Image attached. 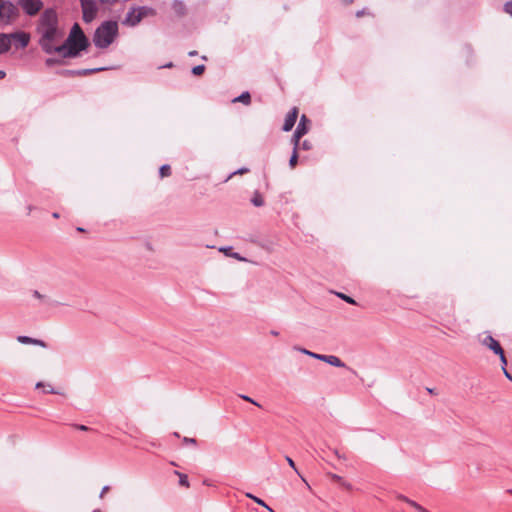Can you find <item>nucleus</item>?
I'll list each match as a JSON object with an SVG mask.
<instances>
[{"label": "nucleus", "mask_w": 512, "mask_h": 512, "mask_svg": "<svg viewBox=\"0 0 512 512\" xmlns=\"http://www.w3.org/2000/svg\"><path fill=\"white\" fill-rule=\"evenodd\" d=\"M105 69L106 68L100 67V68L83 69V70H77V71L69 70L66 73L69 74V75H89V74H92V73H95V72L103 71Z\"/></svg>", "instance_id": "nucleus-16"}, {"label": "nucleus", "mask_w": 512, "mask_h": 512, "mask_svg": "<svg viewBox=\"0 0 512 512\" xmlns=\"http://www.w3.org/2000/svg\"><path fill=\"white\" fill-rule=\"evenodd\" d=\"M310 143L308 141H304L302 144H301V148L303 150H309L310 149Z\"/></svg>", "instance_id": "nucleus-41"}, {"label": "nucleus", "mask_w": 512, "mask_h": 512, "mask_svg": "<svg viewBox=\"0 0 512 512\" xmlns=\"http://www.w3.org/2000/svg\"><path fill=\"white\" fill-rule=\"evenodd\" d=\"M188 55H189V56H191V57H192V56H196V55H197V51H190V52L188 53Z\"/></svg>", "instance_id": "nucleus-51"}, {"label": "nucleus", "mask_w": 512, "mask_h": 512, "mask_svg": "<svg viewBox=\"0 0 512 512\" xmlns=\"http://www.w3.org/2000/svg\"><path fill=\"white\" fill-rule=\"evenodd\" d=\"M156 15V10L148 6H138L131 8L123 21L124 25L134 27L138 25L144 18L153 17Z\"/></svg>", "instance_id": "nucleus-3"}, {"label": "nucleus", "mask_w": 512, "mask_h": 512, "mask_svg": "<svg viewBox=\"0 0 512 512\" xmlns=\"http://www.w3.org/2000/svg\"><path fill=\"white\" fill-rule=\"evenodd\" d=\"M482 344L492 350L495 354H502L501 345L491 335L485 336L482 340Z\"/></svg>", "instance_id": "nucleus-10"}, {"label": "nucleus", "mask_w": 512, "mask_h": 512, "mask_svg": "<svg viewBox=\"0 0 512 512\" xmlns=\"http://www.w3.org/2000/svg\"><path fill=\"white\" fill-rule=\"evenodd\" d=\"M334 454H335L338 458H340V459H345V457H344V456H342V455L338 452V450H334Z\"/></svg>", "instance_id": "nucleus-44"}, {"label": "nucleus", "mask_w": 512, "mask_h": 512, "mask_svg": "<svg viewBox=\"0 0 512 512\" xmlns=\"http://www.w3.org/2000/svg\"><path fill=\"white\" fill-rule=\"evenodd\" d=\"M6 73L3 70H0V79L5 78Z\"/></svg>", "instance_id": "nucleus-47"}, {"label": "nucleus", "mask_w": 512, "mask_h": 512, "mask_svg": "<svg viewBox=\"0 0 512 512\" xmlns=\"http://www.w3.org/2000/svg\"><path fill=\"white\" fill-rule=\"evenodd\" d=\"M337 296L340 297L342 300L346 301L349 304H352V305L356 304V301L352 297H350L348 295H345L343 293H337Z\"/></svg>", "instance_id": "nucleus-27"}, {"label": "nucleus", "mask_w": 512, "mask_h": 512, "mask_svg": "<svg viewBox=\"0 0 512 512\" xmlns=\"http://www.w3.org/2000/svg\"><path fill=\"white\" fill-rule=\"evenodd\" d=\"M248 172H249V169H248V168H245V167L240 168V169H238L237 171H235V172L231 173V174L228 176L227 180H229V179H230L232 176H234V175H237V174H245V173H248Z\"/></svg>", "instance_id": "nucleus-29"}, {"label": "nucleus", "mask_w": 512, "mask_h": 512, "mask_svg": "<svg viewBox=\"0 0 512 512\" xmlns=\"http://www.w3.org/2000/svg\"><path fill=\"white\" fill-rule=\"evenodd\" d=\"M221 251H225V253H228V250L225 248H222Z\"/></svg>", "instance_id": "nucleus-56"}, {"label": "nucleus", "mask_w": 512, "mask_h": 512, "mask_svg": "<svg viewBox=\"0 0 512 512\" xmlns=\"http://www.w3.org/2000/svg\"><path fill=\"white\" fill-rule=\"evenodd\" d=\"M54 218H59V214L57 212L53 213Z\"/></svg>", "instance_id": "nucleus-53"}, {"label": "nucleus", "mask_w": 512, "mask_h": 512, "mask_svg": "<svg viewBox=\"0 0 512 512\" xmlns=\"http://www.w3.org/2000/svg\"><path fill=\"white\" fill-rule=\"evenodd\" d=\"M503 370H504L506 377H508L509 379H512V377L510 376V373H508L504 367H503Z\"/></svg>", "instance_id": "nucleus-49"}, {"label": "nucleus", "mask_w": 512, "mask_h": 512, "mask_svg": "<svg viewBox=\"0 0 512 512\" xmlns=\"http://www.w3.org/2000/svg\"><path fill=\"white\" fill-rule=\"evenodd\" d=\"M298 117V109L294 107L287 115L283 124V130L288 132L294 127Z\"/></svg>", "instance_id": "nucleus-9"}, {"label": "nucleus", "mask_w": 512, "mask_h": 512, "mask_svg": "<svg viewBox=\"0 0 512 512\" xmlns=\"http://www.w3.org/2000/svg\"><path fill=\"white\" fill-rule=\"evenodd\" d=\"M159 174L161 178L168 177L171 174V167L167 164L162 165L159 169Z\"/></svg>", "instance_id": "nucleus-21"}, {"label": "nucleus", "mask_w": 512, "mask_h": 512, "mask_svg": "<svg viewBox=\"0 0 512 512\" xmlns=\"http://www.w3.org/2000/svg\"><path fill=\"white\" fill-rule=\"evenodd\" d=\"M294 349L299 351V352H301V353H303V354H305V355H308V356H310L312 358H315L317 360H318V357H321V354H317V353L311 352V351H309V350H307L305 348L294 347Z\"/></svg>", "instance_id": "nucleus-20"}, {"label": "nucleus", "mask_w": 512, "mask_h": 512, "mask_svg": "<svg viewBox=\"0 0 512 512\" xmlns=\"http://www.w3.org/2000/svg\"><path fill=\"white\" fill-rule=\"evenodd\" d=\"M173 435H174L175 437H179V433H178V432H174V433H173Z\"/></svg>", "instance_id": "nucleus-55"}, {"label": "nucleus", "mask_w": 512, "mask_h": 512, "mask_svg": "<svg viewBox=\"0 0 512 512\" xmlns=\"http://www.w3.org/2000/svg\"><path fill=\"white\" fill-rule=\"evenodd\" d=\"M413 508H415L417 511L419 512H429L428 510H426L425 508H423L421 505H419L418 503H414L413 504Z\"/></svg>", "instance_id": "nucleus-38"}, {"label": "nucleus", "mask_w": 512, "mask_h": 512, "mask_svg": "<svg viewBox=\"0 0 512 512\" xmlns=\"http://www.w3.org/2000/svg\"><path fill=\"white\" fill-rule=\"evenodd\" d=\"M173 66L172 62H169L168 64L161 66L160 68H171Z\"/></svg>", "instance_id": "nucleus-46"}, {"label": "nucleus", "mask_w": 512, "mask_h": 512, "mask_svg": "<svg viewBox=\"0 0 512 512\" xmlns=\"http://www.w3.org/2000/svg\"><path fill=\"white\" fill-rule=\"evenodd\" d=\"M397 498L401 501H404L406 503H408L409 505H411L413 507V504L416 503L415 501L407 498L406 496L402 495V494H398L397 495Z\"/></svg>", "instance_id": "nucleus-30"}, {"label": "nucleus", "mask_w": 512, "mask_h": 512, "mask_svg": "<svg viewBox=\"0 0 512 512\" xmlns=\"http://www.w3.org/2000/svg\"><path fill=\"white\" fill-rule=\"evenodd\" d=\"M19 16V9L17 5L11 1H3L0 3V20L5 23H10L12 20Z\"/></svg>", "instance_id": "nucleus-5"}, {"label": "nucleus", "mask_w": 512, "mask_h": 512, "mask_svg": "<svg viewBox=\"0 0 512 512\" xmlns=\"http://www.w3.org/2000/svg\"><path fill=\"white\" fill-rule=\"evenodd\" d=\"M318 360L326 362L335 367H341V368L346 367L345 363L343 361H341L340 358H338L337 356H334V355L321 354V357H318Z\"/></svg>", "instance_id": "nucleus-11"}, {"label": "nucleus", "mask_w": 512, "mask_h": 512, "mask_svg": "<svg viewBox=\"0 0 512 512\" xmlns=\"http://www.w3.org/2000/svg\"><path fill=\"white\" fill-rule=\"evenodd\" d=\"M74 427L79 429V430H81V431H88L89 430V428L87 426H85V425L77 424V425H74Z\"/></svg>", "instance_id": "nucleus-43"}, {"label": "nucleus", "mask_w": 512, "mask_h": 512, "mask_svg": "<svg viewBox=\"0 0 512 512\" xmlns=\"http://www.w3.org/2000/svg\"><path fill=\"white\" fill-rule=\"evenodd\" d=\"M427 391H428L430 394H436L435 389H433V388H427Z\"/></svg>", "instance_id": "nucleus-50"}, {"label": "nucleus", "mask_w": 512, "mask_h": 512, "mask_svg": "<svg viewBox=\"0 0 512 512\" xmlns=\"http://www.w3.org/2000/svg\"><path fill=\"white\" fill-rule=\"evenodd\" d=\"M82 19L85 23L92 22L99 11L96 0H80Z\"/></svg>", "instance_id": "nucleus-4"}, {"label": "nucleus", "mask_w": 512, "mask_h": 512, "mask_svg": "<svg viewBox=\"0 0 512 512\" xmlns=\"http://www.w3.org/2000/svg\"><path fill=\"white\" fill-rule=\"evenodd\" d=\"M10 46L14 44L16 49L26 48L30 41V35L23 31L8 33Z\"/></svg>", "instance_id": "nucleus-8"}, {"label": "nucleus", "mask_w": 512, "mask_h": 512, "mask_svg": "<svg viewBox=\"0 0 512 512\" xmlns=\"http://www.w3.org/2000/svg\"><path fill=\"white\" fill-rule=\"evenodd\" d=\"M93 512H101L100 510H94Z\"/></svg>", "instance_id": "nucleus-58"}, {"label": "nucleus", "mask_w": 512, "mask_h": 512, "mask_svg": "<svg viewBox=\"0 0 512 512\" xmlns=\"http://www.w3.org/2000/svg\"><path fill=\"white\" fill-rule=\"evenodd\" d=\"M118 36V23L104 21L94 32L93 43L100 49L108 48Z\"/></svg>", "instance_id": "nucleus-2"}, {"label": "nucleus", "mask_w": 512, "mask_h": 512, "mask_svg": "<svg viewBox=\"0 0 512 512\" xmlns=\"http://www.w3.org/2000/svg\"><path fill=\"white\" fill-rule=\"evenodd\" d=\"M171 8L176 16L183 17L186 15L187 8L185 3L182 0H174L172 2Z\"/></svg>", "instance_id": "nucleus-14"}, {"label": "nucleus", "mask_w": 512, "mask_h": 512, "mask_svg": "<svg viewBox=\"0 0 512 512\" xmlns=\"http://www.w3.org/2000/svg\"><path fill=\"white\" fill-rule=\"evenodd\" d=\"M504 11L512 16V1L504 5Z\"/></svg>", "instance_id": "nucleus-31"}, {"label": "nucleus", "mask_w": 512, "mask_h": 512, "mask_svg": "<svg viewBox=\"0 0 512 512\" xmlns=\"http://www.w3.org/2000/svg\"><path fill=\"white\" fill-rule=\"evenodd\" d=\"M500 356V360H501V363L503 365H507V360H506V357H505V354H504V350L502 349V354H498Z\"/></svg>", "instance_id": "nucleus-39"}, {"label": "nucleus", "mask_w": 512, "mask_h": 512, "mask_svg": "<svg viewBox=\"0 0 512 512\" xmlns=\"http://www.w3.org/2000/svg\"><path fill=\"white\" fill-rule=\"evenodd\" d=\"M183 443L184 444H192V445H196L197 441L195 438H189V437H184L183 438Z\"/></svg>", "instance_id": "nucleus-33"}, {"label": "nucleus", "mask_w": 512, "mask_h": 512, "mask_svg": "<svg viewBox=\"0 0 512 512\" xmlns=\"http://www.w3.org/2000/svg\"><path fill=\"white\" fill-rule=\"evenodd\" d=\"M221 251H225V253H228V250L225 248H222Z\"/></svg>", "instance_id": "nucleus-57"}, {"label": "nucleus", "mask_w": 512, "mask_h": 512, "mask_svg": "<svg viewBox=\"0 0 512 512\" xmlns=\"http://www.w3.org/2000/svg\"><path fill=\"white\" fill-rule=\"evenodd\" d=\"M17 341L21 344L36 345V346H40L42 348L47 347V344L44 341H42L40 339L29 337V336H18Z\"/></svg>", "instance_id": "nucleus-13"}, {"label": "nucleus", "mask_w": 512, "mask_h": 512, "mask_svg": "<svg viewBox=\"0 0 512 512\" xmlns=\"http://www.w3.org/2000/svg\"><path fill=\"white\" fill-rule=\"evenodd\" d=\"M251 202L256 207H261L264 204V200L259 192H255Z\"/></svg>", "instance_id": "nucleus-19"}, {"label": "nucleus", "mask_w": 512, "mask_h": 512, "mask_svg": "<svg viewBox=\"0 0 512 512\" xmlns=\"http://www.w3.org/2000/svg\"><path fill=\"white\" fill-rule=\"evenodd\" d=\"M240 397H241L243 400H245V401H247V402H250V403H252V404H254V405H256V406H259V407H260L259 403H257L256 401H254V400H253L252 398H250L249 396H247V395H240Z\"/></svg>", "instance_id": "nucleus-32"}, {"label": "nucleus", "mask_w": 512, "mask_h": 512, "mask_svg": "<svg viewBox=\"0 0 512 512\" xmlns=\"http://www.w3.org/2000/svg\"><path fill=\"white\" fill-rule=\"evenodd\" d=\"M309 119L306 115H302L300 121L297 125V128L294 132H296V137H303L308 132L307 124H309Z\"/></svg>", "instance_id": "nucleus-12"}, {"label": "nucleus", "mask_w": 512, "mask_h": 512, "mask_svg": "<svg viewBox=\"0 0 512 512\" xmlns=\"http://www.w3.org/2000/svg\"><path fill=\"white\" fill-rule=\"evenodd\" d=\"M339 484L342 485L343 487H345L348 490L352 489L351 484L346 482L344 479Z\"/></svg>", "instance_id": "nucleus-40"}, {"label": "nucleus", "mask_w": 512, "mask_h": 512, "mask_svg": "<svg viewBox=\"0 0 512 512\" xmlns=\"http://www.w3.org/2000/svg\"><path fill=\"white\" fill-rule=\"evenodd\" d=\"M270 334L273 335V336H278L279 335V332L278 331H275V330H271L270 331Z\"/></svg>", "instance_id": "nucleus-48"}, {"label": "nucleus", "mask_w": 512, "mask_h": 512, "mask_svg": "<svg viewBox=\"0 0 512 512\" xmlns=\"http://www.w3.org/2000/svg\"><path fill=\"white\" fill-rule=\"evenodd\" d=\"M247 496H248L249 498L253 499L257 504H259V505H261V506L266 507V508H267L269 511H271V512H274L271 508H269V507L265 504V502H264L262 499H260V498H258V497H256V496H253L252 494H247Z\"/></svg>", "instance_id": "nucleus-25"}, {"label": "nucleus", "mask_w": 512, "mask_h": 512, "mask_svg": "<svg viewBox=\"0 0 512 512\" xmlns=\"http://www.w3.org/2000/svg\"><path fill=\"white\" fill-rule=\"evenodd\" d=\"M39 32L41 33L39 41L40 46L47 54L56 52L64 58H73L76 57L80 51L85 50L89 45L87 37L77 23L73 25L66 41L59 46L53 45L54 42L64 35L58 26L45 28L39 30Z\"/></svg>", "instance_id": "nucleus-1"}, {"label": "nucleus", "mask_w": 512, "mask_h": 512, "mask_svg": "<svg viewBox=\"0 0 512 512\" xmlns=\"http://www.w3.org/2000/svg\"><path fill=\"white\" fill-rule=\"evenodd\" d=\"M510 492L512 493V489L510 490Z\"/></svg>", "instance_id": "nucleus-59"}, {"label": "nucleus", "mask_w": 512, "mask_h": 512, "mask_svg": "<svg viewBox=\"0 0 512 512\" xmlns=\"http://www.w3.org/2000/svg\"><path fill=\"white\" fill-rule=\"evenodd\" d=\"M298 162V154L297 151L293 150V153L289 160V166L293 169L297 165Z\"/></svg>", "instance_id": "nucleus-24"}, {"label": "nucleus", "mask_w": 512, "mask_h": 512, "mask_svg": "<svg viewBox=\"0 0 512 512\" xmlns=\"http://www.w3.org/2000/svg\"><path fill=\"white\" fill-rule=\"evenodd\" d=\"M11 48L8 33H0V54H4Z\"/></svg>", "instance_id": "nucleus-15"}, {"label": "nucleus", "mask_w": 512, "mask_h": 512, "mask_svg": "<svg viewBox=\"0 0 512 512\" xmlns=\"http://www.w3.org/2000/svg\"><path fill=\"white\" fill-rule=\"evenodd\" d=\"M329 477H330L333 481H335V482H337V483H340V482L343 480V478H342L341 476H339V475H337V474H333V473H329Z\"/></svg>", "instance_id": "nucleus-34"}, {"label": "nucleus", "mask_w": 512, "mask_h": 512, "mask_svg": "<svg viewBox=\"0 0 512 512\" xmlns=\"http://www.w3.org/2000/svg\"><path fill=\"white\" fill-rule=\"evenodd\" d=\"M60 63V60H57V59H54V58H48L46 60V65L47 66H52V65H55V64H59Z\"/></svg>", "instance_id": "nucleus-35"}, {"label": "nucleus", "mask_w": 512, "mask_h": 512, "mask_svg": "<svg viewBox=\"0 0 512 512\" xmlns=\"http://www.w3.org/2000/svg\"><path fill=\"white\" fill-rule=\"evenodd\" d=\"M175 474L179 476V484L184 487H189V481L186 474H182L178 471H175Z\"/></svg>", "instance_id": "nucleus-22"}, {"label": "nucleus", "mask_w": 512, "mask_h": 512, "mask_svg": "<svg viewBox=\"0 0 512 512\" xmlns=\"http://www.w3.org/2000/svg\"><path fill=\"white\" fill-rule=\"evenodd\" d=\"M285 459H286V461H287L288 465H289L291 468H293V469H294V471H295V472H296V473L301 477V479H302V480L307 484V486H308V487H310V486H309V484L306 482V480H305V479L300 475L299 471H298V470H297V468H296V465H295V462L293 461V459H292V458H290L289 456H286V457H285Z\"/></svg>", "instance_id": "nucleus-23"}, {"label": "nucleus", "mask_w": 512, "mask_h": 512, "mask_svg": "<svg viewBox=\"0 0 512 512\" xmlns=\"http://www.w3.org/2000/svg\"><path fill=\"white\" fill-rule=\"evenodd\" d=\"M232 256L238 260H244L238 253H234Z\"/></svg>", "instance_id": "nucleus-45"}, {"label": "nucleus", "mask_w": 512, "mask_h": 512, "mask_svg": "<svg viewBox=\"0 0 512 512\" xmlns=\"http://www.w3.org/2000/svg\"><path fill=\"white\" fill-rule=\"evenodd\" d=\"M58 26V16L54 9L48 8L46 9L40 19H39V28L38 30H42L45 28H53Z\"/></svg>", "instance_id": "nucleus-6"}, {"label": "nucleus", "mask_w": 512, "mask_h": 512, "mask_svg": "<svg viewBox=\"0 0 512 512\" xmlns=\"http://www.w3.org/2000/svg\"><path fill=\"white\" fill-rule=\"evenodd\" d=\"M345 3L349 4V3H352L353 0H344Z\"/></svg>", "instance_id": "nucleus-54"}, {"label": "nucleus", "mask_w": 512, "mask_h": 512, "mask_svg": "<svg viewBox=\"0 0 512 512\" xmlns=\"http://www.w3.org/2000/svg\"><path fill=\"white\" fill-rule=\"evenodd\" d=\"M33 296L35 298H37V299H43L44 298V296L39 291H37V290L33 291Z\"/></svg>", "instance_id": "nucleus-42"}, {"label": "nucleus", "mask_w": 512, "mask_h": 512, "mask_svg": "<svg viewBox=\"0 0 512 512\" xmlns=\"http://www.w3.org/2000/svg\"><path fill=\"white\" fill-rule=\"evenodd\" d=\"M110 490L109 486H104L99 494V498L103 499L105 494Z\"/></svg>", "instance_id": "nucleus-36"}, {"label": "nucleus", "mask_w": 512, "mask_h": 512, "mask_svg": "<svg viewBox=\"0 0 512 512\" xmlns=\"http://www.w3.org/2000/svg\"><path fill=\"white\" fill-rule=\"evenodd\" d=\"M17 5L25 14L31 17L37 15L43 8V2L41 0H18Z\"/></svg>", "instance_id": "nucleus-7"}, {"label": "nucleus", "mask_w": 512, "mask_h": 512, "mask_svg": "<svg viewBox=\"0 0 512 512\" xmlns=\"http://www.w3.org/2000/svg\"><path fill=\"white\" fill-rule=\"evenodd\" d=\"M233 102H241L245 105H249L251 102V96L249 92H243L241 95L236 97Z\"/></svg>", "instance_id": "nucleus-17"}, {"label": "nucleus", "mask_w": 512, "mask_h": 512, "mask_svg": "<svg viewBox=\"0 0 512 512\" xmlns=\"http://www.w3.org/2000/svg\"><path fill=\"white\" fill-rule=\"evenodd\" d=\"M362 15H364V11H363V10H362V11H358V12L356 13V16H357V17H361Z\"/></svg>", "instance_id": "nucleus-52"}, {"label": "nucleus", "mask_w": 512, "mask_h": 512, "mask_svg": "<svg viewBox=\"0 0 512 512\" xmlns=\"http://www.w3.org/2000/svg\"><path fill=\"white\" fill-rule=\"evenodd\" d=\"M302 137H296V132H294L293 136H292V142H293V145H294V148L293 150L297 151L299 145H300V139Z\"/></svg>", "instance_id": "nucleus-28"}, {"label": "nucleus", "mask_w": 512, "mask_h": 512, "mask_svg": "<svg viewBox=\"0 0 512 512\" xmlns=\"http://www.w3.org/2000/svg\"><path fill=\"white\" fill-rule=\"evenodd\" d=\"M205 71V66L204 65H197L195 67L192 68V73L195 75V76H200L204 73Z\"/></svg>", "instance_id": "nucleus-26"}, {"label": "nucleus", "mask_w": 512, "mask_h": 512, "mask_svg": "<svg viewBox=\"0 0 512 512\" xmlns=\"http://www.w3.org/2000/svg\"><path fill=\"white\" fill-rule=\"evenodd\" d=\"M100 4H106V5H113L115 4L118 0H97Z\"/></svg>", "instance_id": "nucleus-37"}, {"label": "nucleus", "mask_w": 512, "mask_h": 512, "mask_svg": "<svg viewBox=\"0 0 512 512\" xmlns=\"http://www.w3.org/2000/svg\"><path fill=\"white\" fill-rule=\"evenodd\" d=\"M47 387V389L44 391L46 393H52V394H61L59 391L53 389L50 384H45L44 382H37L35 385L36 389Z\"/></svg>", "instance_id": "nucleus-18"}]
</instances>
